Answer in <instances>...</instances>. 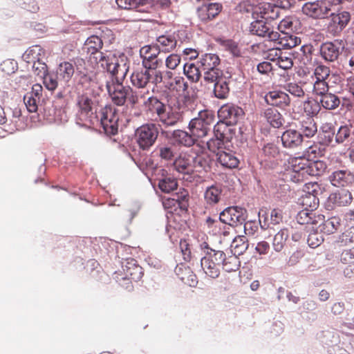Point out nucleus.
Listing matches in <instances>:
<instances>
[{
	"instance_id": "nucleus-1",
	"label": "nucleus",
	"mask_w": 354,
	"mask_h": 354,
	"mask_svg": "<svg viewBox=\"0 0 354 354\" xmlns=\"http://www.w3.org/2000/svg\"><path fill=\"white\" fill-rule=\"evenodd\" d=\"M194 103V99L186 94L178 97L174 106H167L156 96L148 97L143 105L148 115L155 117L156 120L170 127L176 125L182 119V113L192 109Z\"/></svg>"
},
{
	"instance_id": "nucleus-2",
	"label": "nucleus",
	"mask_w": 354,
	"mask_h": 354,
	"mask_svg": "<svg viewBox=\"0 0 354 354\" xmlns=\"http://www.w3.org/2000/svg\"><path fill=\"white\" fill-rule=\"evenodd\" d=\"M289 165L290 168L287 170L286 177L296 183L304 182L309 176H321L327 169L325 162L313 161L302 156L290 158Z\"/></svg>"
},
{
	"instance_id": "nucleus-3",
	"label": "nucleus",
	"mask_w": 354,
	"mask_h": 354,
	"mask_svg": "<svg viewBox=\"0 0 354 354\" xmlns=\"http://www.w3.org/2000/svg\"><path fill=\"white\" fill-rule=\"evenodd\" d=\"M102 69L106 71L115 80H124L129 70V61L124 55L116 56L115 54H98L93 60Z\"/></svg>"
},
{
	"instance_id": "nucleus-4",
	"label": "nucleus",
	"mask_w": 354,
	"mask_h": 354,
	"mask_svg": "<svg viewBox=\"0 0 354 354\" xmlns=\"http://www.w3.org/2000/svg\"><path fill=\"white\" fill-rule=\"evenodd\" d=\"M250 32L253 35L265 37L268 41H273L276 44L285 48H292L297 46L298 39L288 37V39L280 38V34L267 26L266 22L263 19H257L250 24Z\"/></svg>"
},
{
	"instance_id": "nucleus-5",
	"label": "nucleus",
	"mask_w": 354,
	"mask_h": 354,
	"mask_svg": "<svg viewBox=\"0 0 354 354\" xmlns=\"http://www.w3.org/2000/svg\"><path fill=\"white\" fill-rule=\"evenodd\" d=\"M115 2L122 9L142 13H151L156 6L168 8L171 4L170 0H115Z\"/></svg>"
},
{
	"instance_id": "nucleus-6",
	"label": "nucleus",
	"mask_w": 354,
	"mask_h": 354,
	"mask_svg": "<svg viewBox=\"0 0 354 354\" xmlns=\"http://www.w3.org/2000/svg\"><path fill=\"white\" fill-rule=\"evenodd\" d=\"M214 120V115L211 111L208 110L201 111L198 117L189 122V132L196 140L204 138L210 131Z\"/></svg>"
},
{
	"instance_id": "nucleus-7",
	"label": "nucleus",
	"mask_w": 354,
	"mask_h": 354,
	"mask_svg": "<svg viewBox=\"0 0 354 354\" xmlns=\"http://www.w3.org/2000/svg\"><path fill=\"white\" fill-rule=\"evenodd\" d=\"M131 83L137 88H145L151 83L157 86L161 80V75L156 70H151L146 67L135 69L130 77Z\"/></svg>"
},
{
	"instance_id": "nucleus-8",
	"label": "nucleus",
	"mask_w": 354,
	"mask_h": 354,
	"mask_svg": "<svg viewBox=\"0 0 354 354\" xmlns=\"http://www.w3.org/2000/svg\"><path fill=\"white\" fill-rule=\"evenodd\" d=\"M159 133V125L154 123L145 124L137 129L136 141L140 149L149 150L152 147Z\"/></svg>"
},
{
	"instance_id": "nucleus-9",
	"label": "nucleus",
	"mask_w": 354,
	"mask_h": 354,
	"mask_svg": "<svg viewBox=\"0 0 354 354\" xmlns=\"http://www.w3.org/2000/svg\"><path fill=\"white\" fill-rule=\"evenodd\" d=\"M247 210L238 206L225 208L219 215L220 221L232 227L242 225L246 220Z\"/></svg>"
},
{
	"instance_id": "nucleus-10",
	"label": "nucleus",
	"mask_w": 354,
	"mask_h": 354,
	"mask_svg": "<svg viewBox=\"0 0 354 354\" xmlns=\"http://www.w3.org/2000/svg\"><path fill=\"white\" fill-rule=\"evenodd\" d=\"M119 117L117 109L112 106H106L100 111V122L106 133L115 135L118 133Z\"/></svg>"
},
{
	"instance_id": "nucleus-11",
	"label": "nucleus",
	"mask_w": 354,
	"mask_h": 354,
	"mask_svg": "<svg viewBox=\"0 0 354 354\" xmlns=\"http://www.w3.org/2000/svg\"><path fill=\"white\" fill-rule=\"evenodd\" d=\"M122 82L123 80H115V82H107L106 85L113 102L118 106L124 105L128 95L132 91V88L129 86H124Z\"/></svg>"
},
{
	"instance_id": "nucleus-12",
	"label": "nucleus",
	"mask_w": 354,
	"mask_h": 354,
	"mask_svg": "<svg viewBox=\"0 0 354 354\" xmlns=\"http://www.w3.org/2000/svg\"><path fill=\"white\" fill-rule=\"evenodd\" d=\"M161 51L155 44L145 45L140 49V56L142 59L143 67L151 70H156L161 64V60L158 58Z\"/></svg>"
},
{
	"instance_id": "nucleus-13",
	"label": "nucleus",
	"mask_w": 354,
	"mask_h": 354,
	"mask_svg": "<svg viewBox=\"0 0 354 354\" xmlns=\"http://www.w3.org/2000/svg\"><path fill=\"white\" fill-rule=\"evenodd\" d=\"M278 30L281 32L280 38L288 39V37L296 38L299 41L297 46L300 44L301 39L292 34L294 32H298L301 30V22L299 19L293 15L287 16L283 18L278 24Z\"/></svg>"
},
{
	"instance_id": "nucleus-14",
	"label": "nucleus",
	"mask_w": 354,
	"mask_h": 354,
	"mask_svg": "<svg viewBox=\"0 0 354 354\" xmlns=\"http://www.w3.org/2000/svg\"><path fill=\"white\" fill-rule=\"evenodd\" d=\"M330 17L328 30L333 36L339 35L351 20V15L347 11H342L337 14L332 12Z\"/></svg>"
},
{
	"instance_id": "nucleus-15",
	"label": "nucleus",
	"mask_w": 354,
	"mask_h": 354,
	"mask_svg": "<svg viewBox=\"0 0 354 354\" xmlns=\"http://www.w3.org/2000/svg\"><path fill=\"white\" fill-rule=\"evenodd\" d=\"M243 114V109L232 104L223 105L218 111V117L224 120L227 125L236 124Z\"/></svg>"
},
{
	"instance_id": "nucleus-16",
	"label": "nucleus",
	"mask_w": 354,
	"mask_h": 354,
	"mask_svg": "<svg viewBox=\"0 0 354 354\" xmlns=\"http://www.w3.org/2000/svg\"><path fill=\"white\" fill-rule=\"evenodd\" d=\"M329 180L335 187H348L354 183V174L348 169L336 170L329 176Z\"/></svg>"
},
{
	"instance_id": "nucleus-17",
	"label": "nucleus",
	"mask_w": 354,
	"mask_h": 354,
	"mask_svg": "<svg viewBox=\"0 0 354 354\" xmlns=\"http://www.w3.org/2000/svg\"><path fill=\"white\" fill-rule=\"evenodd\" d=\"M103 47V42L100 37L92 35L87 38L82 47V50L89 55V59L93 62L98 54H102L100 50Z\"/></svg>"
},
{
	"instance_id": "nucleus-18",
	"label": "nucleus",
	"mask_w": 354,
	"mask_h": 354,
	"mask_svg": "<svg viewBox=\"0 0 354 354\" xmlns=\"http://www.w3.org/2000/svg\"><path fill=\"white\" fill-rule=\"evenodd\" d=\"M282 145L285 148L296 149L301 146L303 138L301 133L295 129L285 131L281 137Z\"/></svg>"
},
{
	"instance_id": "nucleus-19",
	"label": "nucleus",
	"mask_w": 354,
	"mask_h": 354,
	"mask_svg": "<svg viewBox=\"0 0 354 354\" xmlns=\"http://www.w3.org/2000/svg\"><path fill=\"white\" fill-rule=\"evenodd\" d=\"M339 44L337 40L323 43L319 49L321 57L326 62L337 60L340 55Z\"/></svg>"
},
{
	"instance_id": "nucleus-20",
	"label": "nucleus",
	"mask_w": 354,
	"mask_h": 354,
	"mask_svg": "<svg viewBox=\"0 0 354 354\" xmlns=\"http://www.w3.org/2000/svg\"><path fill=\"white\" fill-rule=\"evenodd\" d=\"M265 100L268 104L281 109L288 107L290 104L289 95L281 91H270L266 94Z\"/></svg>"
},
{
	"instance_id": "nucleus-21",
	"label": "nucleus",
	"mask_w": 354,
	"mask_h": 354,
	"mask_svg": "<svg viewBox=\"0 0 354 354\" xmlns=\"http://www.w3.org/2000/svg\"><path fill=\"white\" fill-rule=\"evenodd\" d=\"M259 214V223L261 228L266 229L269 227L270 225L279 224L283 219L282 210L278 208L273 209L270 212V223L268 219V213L264 209H260L258 212Z\"/></svg>"
},
{
	"instance_id": "nucleus-22",
	"label": "nucleus",
	"mask_w": 354,
	"mask_h": 354,
	"mask_svg": "<svg viewBox=\"0 0 354 354\" xmlns=\"http://www.w3.org/2000/svg\"><path fill=\"white\" fill-rule=\"evenodd\" d=\"M192 153L185 152L181 153L180 156L175 160L174 162V168L177 171L181 174H189L194 171L193 170Z\"/></svg>"
},
{
	"instance_id": "nucleus-23",
	"label": "nucleus",
	"mask_w": 354,
	"mask_h": 354,
	"mask_svg": "<svg viewBox=\"0 0 354 354\" xmlns=\"http://www.w3.org/2000/svg\"><path fill=\"white\" fill-rule=\"evenodd\" d=\"M299 132L301 133L302 138L313 137L317 132V126L315 120L311 117H305L299 120V124L297 125Z\"/></svg>"
},
{
	"instance_id": "nucleus-24",
	"label": "nucleus",
	"mask_w": 354,
	"mask_h": 354,
	"mask_svg": "<svg viewBox=\"0 0 354 354\" xmlns=\"http://www.w3.org/2000/svg\"><path fill=\"white\" fill-rule=\"evenodd\" d=\"M352 194L348 190H342L330 194L328 202L335 207H344L351 203Z\"/></svg>"
},
{
	"instance_id": "nucleus-25",
	"label": "nucleus",
	"mask_w": 354,
	"mask_h": 354,
	"mask_svg": "<svg viewBox=\"0 0 354 354\" xmlns=\"http://www.w3.org/2000/svg\"><path fill=\"white\" fill-rule=\"evenodd\" d=\"M155 45L160 48L161 52L170 53L176 48L177 40L174 35L165 34L156 38V44Z\"/></svg>"
},
{
	"instance_id": "nucleus-26",
	"label": "nucleus",
	"mask_w": 354,
	"mask_h": 354,
	"mask_svg": "<svg viewBox=\"0 0 354 354\" xmlns=\"http://www.w3.org/2000/svg\"><path fill=\"white\" fill-rule=\"evenodd\" d=\"M218 162L227 169L236 168L239 164V160L232 151H219L216 153Z\"/></svg>"
},
{
	"instance_id": "nucleus-27",
	"label": "nucleus",
	"mask_w": 354,
	"mask_h": 354,
	"mask_svg": "<svg viewBox=\"0 0 354 354\" xmlns=\"http://www.w3.org/2000/svg\"><path fill=\"white\" fill-rule=\"evenodd\" d=\"M125 278L134 281L140 280L144 274L141 266L136 264V261L131 259L124 266Z\"/></svg>"
},
{
	"instance_id": "nucleus-28",
	"label": "nucleus",
	"mask_w": 354,
	"mask_h": 354,
	"mask_svg": "<svg viewBox=\"0 0 354 354\" xmlns=\"http://www.w3.org/2000/svg\"><path fill=\"white\" fill-rule=\"evenodd\" d=\"M189 85L187 82L183 77L180 75L175 76L173 81L165 86V88L170 93L179 95V97L184 95H181V94L187 91Z\"/></svg>"
},
{
	"instance_id": "nucleus-29",
	"label": "nucleus",
	"mask_w": 354,
	"mask_h": 354,
	"mask_svg": "<svg viewBox=\"0 0 354 354\" xmlns=\"http://www.w3.org/2000/svg\"><path fill=\"white\" fill-rule=\"evenodd\" d=\"M270 59L283 70L290 69L293 66L292 55L290 53H283L280 50H275L274 57Z\"/></svg>"
},
{
	"instance_id": "nucleus-30",
	"label": "nucleus",
	"mask_w": 354,
	"mask_h": 354,
	"mask_svg": "<svg viewBox=\"0 0 354 354\" xmlns=\"http://www.w3.org/2000/svg\"><path fill=\"white\" fill-rule=\"evenodd\" d=\"M354 133V129L351 124H344L341 125L335 135V140L337 144H343L351 140V136Z\"/></svg>"
},
{
	"instance_id": "nucleus-31",
	"label": "nucleus",
	"mask_w": 354,
	"mask_h": 354,
	"mask_svg": "<svg viewBox=\"0 0 354 354\" xmlns=\"http://www.w3.org/2000/svg\"><path fill=\"white\" fill-rule=\"evenodd\" d=\"M191 153H192V158H194L192 165L194 171L201 172L202 170H206L207 168L209 167L210 159L206 153L201 151L195 153L191 151Z\"/></svg>"
},
{
	"instance_id": "nucleus-32",
	"label": "nucleus",
	"mask_w": 354,
	"mask_h": 354,
	"mask_svg": "<svg viewBox=\"0 0 354 354\" xmlns=\"http://www.w3.org/2000/svg\"><path fill=\"white\" fill-rule=\"evenodd\" d=\"M221 185L215 184L206 189L204 194V198L207 204L215 205L220 201L221 198Z\"/></svg>"
},
{
	"instance_id": "nucleus-33",
	"label": "nucleus",
	"mask_w": 354,
	"mask_h": 354,
	"mask_svg": "<svg viewBox=\"0 0 354 354\" xmlns=\"http://www.w3.org/2000/svg\"><path fill=\"white\" fill-rule=\"evenodd\" d=\"M343 0H317V10L319 19L325 18L334 10L335 6L340 4Z\"/></svg>"
},
{
	"instance_id": "nucleus-34",
	"label": "nucleus",
	"mask_w": 354,
	"mask_h": 354,
	"mask_svg": "<svg viewBox=\"0 0 354 354\" xmlns=\"http://www.w3.org/2000/svg\"><path fill=\"white\" fill-rule=\"evenodd\" d=\"M339 97L332 93L327 92L323 95L320 96L319 104L326 110H335L340 104Z\"/></svg>"
},
{
	"instance_id": "nucleus-35",
	"label": "nucleus",
	"mask_w": 354,
	"mask_h": 354,
	"mask_svg": "<svg viewBox=\"0 0 354 354\" xmlns=\"http://www.w3.org/2000/svg\"><path fill=\"white\" fill-rule=\"evenodd\" d=\"M198 62L203 71L216 68L220 64L219 57L214 53H206L200 57Z\"/></svg>"
},
{
	"instance_id": "nucleus-36",
	"label": "nucleus",
	"mask_w": 354,
	"mask_h": 354,
	"mask_svg": "<svg viewBox=\"0 0 354 354\" xmlns=\"http://www.w3.org/2000/svg\"><path fill=\"white\" fill-rule=\"evenodd\" d=\"M44 50L39 45H35L30 47L22 55V59L28 64H32L41 59L44 55Z\"/></svg>"
},
{
	"instance_id": "nucleus-37",
	"label": "nucleus",
	"mask_w": 354,
	"mask_h": 354,
	"mask_svg": "<svg viewBox=\"0 0 354 354\" xmlns=\"http://www.w3.org/2000/svg\"><path fill=\"white\" fill-rule=\"evenodd\" d=\"M264 117L267 122L274 128H279L284 123L282 115L274 108H268L264 111Z\"/></svg>"
},
{
	"instance_id": "nucleus-38",
	"label": "nucleus",
	"mask_w": 354,
	"mask_h": 354,
	"mask_svg": "<svg viewBox=\"0 0 354 354\" xmlns=\"http://www.w3.org/2000/svg\"><path fill=\"white\" fill-rule=\"evenodd\" d=\"M201 264L205 273L209 277L215 279L219 276V266L213 261V259L203 257L201 259Z\"/></svg>"
},
{
	"instance_id": "nucleus-39",
	"label": "nucleus",
	"mask_w": 354,
	"mask_h": 354,
	"mask_svg": "<svg viewBox=\"0 0 354 354\" xmlns=\"http://www.w3.org/2000/svg\"><path fill=\"white\" fill-rule=\"evenodd\" d=\"M173 138L179 145L185 147H191L194 145L197 140L192 133H188L183 130H175L173 132Z\"/></svg>"
},
{
	"instance_id": "nucleus-40",
	"label": "nucleus",
	"mask_w": 354,
	"mask_h": 354,
	"mask_svg": "<svg viewBox=\"0 0 354 354\" xmlns=\"http://www.w3.org/2000/svg\"><path fill=\"white\" fill-rule=\"evenodd\" d=\"M230 80L228 77H225L224 78H221V80L214 84V94L216 98L218 99H226L230 93V87H229Z\"/></svg>"
},
{
	"instance_id": "nucleus-41",
	"label": "nucleus",
	"mask_w": 354,
	"mask_h": 354,
	"mask_svg": "<svg viewBox=\"0 0 354 354\" xmlns=\"http://www.w3.org/2000/svg\"><path fill=\"white\" fill-rule=\"evenodd\" d=\"M341 220L339 217L333 216L326 221H324L320 225L321 232L326 234L335 233L340 227Z\"/></svg>"
},
{
	"instance_id": "nucleus-42",
	"label": "nucleus",
	"mask_w": 354,
	"mask_h": 354,
	"mask_svg": "<svg viewBox=\"0 0 354 354\" xmlns=\"http://www.w3.org/2000/svg\"><path fill=\"white\" fill-rule=\"evenodd\" d=\"M183 73L187 78L193 83L198 82L201 77L199 68L193 63H186L183 66Z\"/></svg>"
},
{
	"instance_id": "nucleus-43",
	"label": "nucleus",
	"mask_w": 354,
	"mask_h": 354,
	"mask_svg": "<svg viewBox=\"0 0 354 354\" xmlns=\"http://www.w3.org/2000/svg\"><path fill=\"white\" fill-rule=\"evenodd\" d=\"M226 77L223 71L218 68L204 71L203 80L205 84L214 85L218 82L221 78Z\"/></svg>"
},
{
	"instance_id": "nucleus-44",
	"label": "nucleus",
	"mask_w": 354,
	"mask_h": 354,
	"mask_svg": "<svg viewBox=\"0 0 354 354\" xmlns=\"http://www.w3.org/2000/svg\"><path fill=\"white\" fill-rule=\"evenodd\" d=\"M74 72L73 65L71 62H64L59 64L57 74L64 81L68 82L73 77Z\"/></svg>"
},
{
	"instance_id": "nucleus-45",
	"label": "nucleus",
	"mask_w": 354,
	"mask_h": 354,
	"mask_svg": "<svg viewBox=\"0 0 354 354\" xmlns=\"http://www.w3.org/2000/svg\"><path fill=\"white\" fill-rule=\"evenodd\" d=\"M223 268L226 272H235L239 270L241 262L238 255L235 254L226 255L225 260L222 264Z\"/></svg>"
},
{
	"instance_id": "nucleus-46",
	"label": "nucleus",
	"mask_w": 354,
	"mask_h": 354,
	"mask_svg": "<svg viewBox=\"0 0 354 354\" xmlns=\"http://www.w3.org/2000/svg\"><path fill=\"white\" fill-rule=\"evenodd\" d=\"M289 236L288 229H281L274 236L272 246L275 251L280 252L283 248Z\"/></svg>"
},
{
	"instance_id": "nucleus-47",
	"label": "nucleus",
	"mask_w": 354,
	"mask_h": 354,
	"mask_svg": "<svg viewBox=\"0 0 354 354\" xmlns=\"http://www.w3.org/2000/svg\"><path fill=\"white\" fill-rule=\"evenodd\" d=\"M231 248L234 250V254L236 255L243 254L248 248L246 237L245 236H237L235 237L231 244Z\"/></svg>"
},
{
	"instance_id": "nucleus-48",
	"label": "nucleus",
	"mask_w": 354,
	"mask_h": 354,
	"mask_svg": "<svg viewBox=\"0 0 354 354\" xmlns=\"http://www.w3.org/2000/svg\"><path fill=\"white\" fill-rule=\"evenodd\" d=\"M320 107V104L317 101L310 98L304 101L303 104L304 111L308 117L311 118L318 114Z\"/></svg>"
},
{
	"instance_id": "nucleus-49",
	"label": "nucleus",
	"mask_w": 354,
	"mask_h": 354,
	"mask_svg": "<svg viewBox=\"0 0 354 354\" xmlns=\"http://www.w3.org/2000/svg\"><path fill=\"white\" fill-rule=\"evenodd\" d=\"M220 45L227 51H229L234 57L241 56V49L238 44L232 39H221Z\"/></svg>"
},
{
	"instance_id": "nucleus-50",
	"label": "nucleus",
	"mask_w": 354,
	"mask_h": 354,
	"mask_svg": "<svg viewBox=\"0 0 354 354\" xmlns=\"http://www.w3.org/2000/svg\"><path fill=\"white\" fill-rule=\"evenodd\" d=\"M174 198L176 200L178 207L183 210H186L189 206V192L187 190L183 189L179 192L173 196Z\"/></svg>"
},
{
	"instance_id": "nucleus-51",
	"label": "nucleus",
	"mask_w": 354,
	"mask_h": 354,
	"mask_svg": "<svg viewBox=\"0 0 354 354\" xmlns=\"http://www.w3.org/2000/svg\"><path fill=\"white\" fill-rule=\"evenodd\" d=\"M177 187L178 183L176 180L171 177L165 178L158 183V187L162 192L165 193H169L176 189Z\"/></svg>"
},
{
	"instance_id": "nucleus-52",
	"label": "nucleus",
	"mask_w": 354,
	"mask_h": 354,
	"mask_svg": "<svg viewBox=\"0 0 354 354\" xmlns=\"http://www.w3.org/2000/svg\"><path fill=\"white\" fill-rule=\"evenodd\" d=\"M77 105L82 113H88L93 109V101L87 95H81L77 97Z\"/></svg>"
},
{
	"instance_id": "nucleus-53",
	"label": "nucleus",
	"mask_w": 354,
	"mask_h": 354,
	"mask_svg": "<svg viewBox=\"0 0 354 354\" xmlns=\"http://www.w3.org/2000/svg\"><path fill=\"white\" fill-rule=\"evenodd\" d=\"M337 243L341 246H346L354 243V226H351L339 235Z\"/></svg>"
},
{
	"instance_id": "nucleus-54",
	"label": "nucleus",
	"mask_w": 354,
	"mask_h": 354,
	"mask_svg": "<svg viewBox=\"0 0 354 354\" xmlns=\"http://www.w3.org/2000/svg\"><path fill=\"white\" fill-rule=\"evenodd\" d=\"M39 101L40 99H37L30 93H26L24 97V104L30 113L37 112Z\"/></svg>"
},
{
	"instance_id": "nucleus-55",
	"label": "nucleus",
	"mask_w": 354,
	"mask_h": 354,
	"mask_svg": "<svg viewBox=\"0 0 354 354\" xmlns=\"http://www.w3.org/2000/svg\"><path fill=\"white\" fill-rule=\"evenodd\" d=\"M317 201L318 199L314 194L308 192L301 196V204L305 207V209H307V207H310L313 209L316 208L318 203Z\"/></svg>"
},
{
	"instance_id": "nucleus-56",
	"label": "nucleus",
	"mask_w": 354,
	"mask_h": 354,
	"mask_svg": "<svg viewBox=\"0 0 354 354\" xmlns=\"http://www.w3.org/2000/svg\"><path fill=\"white\" fill-rule=\"evenodd\" d=\"M313 216L314 213L312 211L309 212L308 209H303L297 214V221L301 225L313 223Z\"/></svg>"
},
{
	"instance_id": "nucleus-57",
	"label": "nucleus",
	"mask_w": 354,
	"mask_h": 354,
	"mask_svg": "<svg viewBox=\"0 0 354 354\" xmlns=\"http://www.w3.org/2000/svg\"><path fill=\"white\" fill-rule=\"evenodd\" d=\"M317 1L313 2H307L302 7L304 14L308 15L315 19H319L318 16Z\"/></svg>"
},
{
	"instance_id": "nucleus-58",
	"label": "nucleus",
	"mask_w": 354,
	"mask_h": 354,
	"mask_svg": "<svg viewBox=\"0 0 354 354\" xmlns=\"http://www.w3.org/2000/svg\"><path fill=\"white\" fill-rule=\"evenodd\" d=\"M329 86L326 80H316L313 84V93L315 95L322 96L328 92Z\"/></svg>"
},
{
	"instance_id": "nucleus-59",
	"label": "nucleus",
	"mask_w": 354,
	"mask_h": 354,
	"mask_svg": "<svg viewBox=\"0 0 354 354\" xmlns=\"http://www.w3.org/2000/svg\"><path fill=\"white\" fill-rule=\"evenodd\" d=\"M324 241L322 234L317 231L310 232L307 239L308 245L313 248L319 246Z\"/></svg>"
},
{
	"instance_id": "nucleus-60",
	"label": "nucleus",
	"mask_w": 354,
	"mask_h": 354,
	"mask_svg": "<svg viewBox=\"0 0 354 354\" xmlns=\"http://www.w3.org/2000/svg\"><path fill=\"white\" fill-rule=\"evenodd\" d=\"M181 57L179 55L171 53L165 59V66L169 70H176L180 65Z\"/></svg>"
},
{
	"instance_id": "nucleus-61",
	"label": "nucleus",
	"mask_w": 354,
	"mask_h": 354,
	"mask_svg": "<svg viewBox=\"0 0 354 354\" xmlns=\"http://www.w3.org/2000/svg\"><path fill=\"white\" fill-rule=\"evenodd\" d=\"M316 80H326L330 75V68L323 64L318 65L314 71Z\"/></svg>"
},
{
	"instance_id": "nucleus-62",
	"label": "nucleus",
	"mask_w": 354,
	"mask_h": 354,
	"mask_svg": "<svg viewBox=\"0 0 354 354\" xmlns=\"http://www.w3.org/2000/svg\"><path fill=\"white\" fill-rule=\"evenodd\" d=\"M284 89L293 96L297 97H304L305 95V92L303 90L302 87L295 82H290L287 84L286 85H285Z\"/></svg>"
},
{
	"instance_id": "nucleus-63",
	"label": "nucleus",
	"mask_w": 354,
	"mask_h": 354,
	"mask_svg": "<svg viewBox=\"0 0 354 354\" xmlns=\"http://www.w3.org/2000/svg\"><path fill=\"white\" fill-rule=\"evenodd\" d=\"M227 130V125L225 123L217 124L214 126V129L215 138L218 139L224 142L227 141V138L225 133Z\"/></svg>"
},
{
	"instance_id": "nucleus-64",
	"label": "nucleus",
	"mask_w": 354,
	"mask_h": 354,
	"mask_svg": "<svg viewBox=\"0 0 354 354\" xmlns=\"http://www.w3.org/2000/svg\"><path fill=\"white\" fill-rule=\"evenodd\" d=\"M32 69L34 74L40 78L44 77L45 75H47V66L44 62H41V59L32 63Z\"/></svg>"
}]
</instances>
